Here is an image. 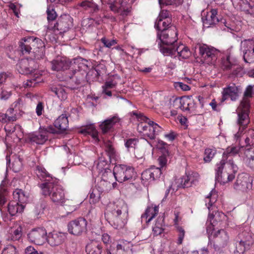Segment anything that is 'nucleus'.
Segmentation results:
<instances>
[{"mask_svg": "<svg viewBox=\"0 0 254 254\" xmlns=\"http://www.w3.org/2000/svg\"><path fill=\"white\" fill-rule=\"evenodd\" d=\"M100 176V180L101 181H110L112 183L113 176H114L113 172H112L111 169H106L103 171L99 172Z\"/></svg>", "mask_w": 254, "mask_h": 254, "instance_id": "50", "label": "nucleus"}, {"mask_svg": "<svg viewBox=\"0 0 254 254\" xmlns=\"http://www.w3.org/2000/svg\"><path fill=\"white\" fill-rule=\"evenodd\" d=\"M217 14L216 9H212L209 12H207L205 18H202L203 25L206 27H209L217 24L219 22Z\"/></svg>", "mask_w": 254, "mask_h": 254, "instance_id": "30", "label": "nucleus"}, {"mask_svg": "<svg viewBox=\"0 0 254 254\" xmlns=\"http://www.w3.org/2000/svg\"><path fill=\"white\" fill-rule=\"evenodd\" d=\"M11 106L14 108L16 113H17L24 109V102L22 99L19 98L11 105Z\"/></svg>", "mask_w": 254, "mask_h": 254, "instance_id": "56", "label": "nucleus"}, {"mask_svg": "<svg viewBox=\"0 0 254 254\" xmlns=\"http://www.w3.org/2000/svg\"><path fill=\"white\" fill-rule=\"evenodd\" d=\"M69 78L68 87L72 90L78 88L85 82L86 72L83 70H73L68 73Z\"/></svg>", "mask_w": 254, "mask_h": 254, "instance_id": "14", "label": "nucleus"}, {"mask_svg": "<svg viewBox=\"0 0 254 254\" xmlns=\"http://www.w3.org/2000/svg\"><path fill=\"white\" fill-rule=\"evenodd\" d=\"M253 86L249 85L244 92V97L241 101L237 112L238 114L237 124L239 126V130L234 135L236 140H238L242 135L243 130L247 127L250 123L249 116L250 109L249 98L252 97Z\"/></svg>", "mask_w": 254, "mask_h": 254, "instance_id": "2", "label": "nucleus"}, {"mask_svg": "<svg viewBox=\"0 0 254 254\" xmlns=\"http://www.w3.org/2000/svg\"><path fill=\"white\" fill-rule=\"evenodd\" d=\"M120 121L119 118L117 116H114L112 118H108L103 122L100 125V127L103 133H107L113 127V126Z\"/></svg>", "mask_w": 254, "mask_h": 254, "instance_id": "33", "label": "nucleus"}, {"mask_svg": "<svg viewBox=\"0 0 254 254\" xmlns=\"http://www.w3.org/2000/svg\"><path fill=\"white\" fill-rule=\"evenodd\" d=\"M25 254H44L42 252L37 251L33 247L28 246L25 249Z\"/></svg>", "mask_w": 254, "mask_h": 254, "instance_id": "64", "label": "nucleus"}, {"mask_svg": "<svg viewBox=\"0 0 254 254\" xmlns=\"http://www.w3.org/2000/svg\"><path fill=\"white\" fill-rule=\"evenodd\" d=\"M66 238V234L57 231H53L47 234L46 241L52 247H56L63 244Z\"/></svg>", "mask_w": 254, "mask_h": 254, "instance_id": "19", "label": "nucleus"}, {"mask_svg": "<svg viewBox=\"0 0 254 254\" xmlns=\"http://www.w3.org/2000/svg\"><path fill=\"white\" fill-rule=\"evenodd\" d=\"M47 20L49 24L53 22L57 17V15L55 9L51 6H48L47 9Z\"/></svg>", "mask_w": 254, "mask_h": 254, "instance_id": "55", "label": "nucleus"}, {"mask_svg": "<svg viewBox=\"0 0 254 254\" xmlns=\"http://www.w3.org/2000/svg\"><path fill=\"white\" fill-rule=\"evenodd\" d=\"M241 51L244 61L247 63L254 62V40H244L241 43Z\"/></svg>", "mask_w": 254, "mask_h": 254, "instance_id": "15", "label": "nucleus"}, {"mask_svg": "<svg viewBox=\"0 0 254 254\" xmlns=\"http://www.w3.org/2000/svg\"><path fill=\"white\" fill-rule=\"evenodd\" d=\"M116 183H112L110 181L98 180L95 187L102 193L107 192L114 187Z\"/></svg>", "mask_w": 254, "mask_h": 254, "instance_id": "40", "label": "nucleus"}, {"mask_svg": "<svg viewBox=\"0 0 254 254\" xmlns=\"http://www.w3.org/2000/svg\"><path fill=\"white\" fill-rule=\"evenodd\" d=\"M234 6L250 15L254 21V6L251 0H231Z\"/></svg>", "mask_w": 254, "mask_h": 254, "instance_id": "21", "label": "nucleus"}, {"mask_svg": "<svg viewBox=\"0 0 254 254\" xmlns=\"http://www.w3.org/2000/svg\"><path fill=\"white\" fill-rule=\"evenodd\" d=\"M131 1L132 0H115L113 2V6L115 10L112 11L120 15H126L129 11L130 3Z\"/></svg>", "mask_w": 254, "mask_h": 254, "instance_id": "26", "label": "nucleus"}, {"mask_svg": "<svg viewBox=\"0 0 254 254\" xmlns=\"http://www.w3.org/2000/svg\"><path fill=\"white\" fill-rule=\"evenodd\" d=\"M109 161L105 159L102 155L99 158V161L97 164V168L99 170V172L103 171L107 169H110L108 168Z\"/></svg>", "mask_w": 254, "mask_h": 254, "instance_id": "51", "label": "nucleus"}, {"mask_svg": "<svg viewBox=\"0 0 254 254\" xmlns=\"http://www.w3.org/2000/svg\"><path fill=\"white\" fill-rule=\"evenodd\" d=\"M254 239L251 233L248 230L241 232L238 237L236 249L240 254H243L245 251L249 250L254 243Z\"/></svg>", "mask_w": 254, "mask_h": 254, "instance_id": "11", "label": "nucleus"}, {"mask_svg": "<svg viewBox=\"0 0 254 254\" xmlns=\"http://www.w3.org/2000/svg\"><path fill=\"white\" fill-rule=\"evenodd\" d=\"M159 49L160 52L165 56H171L173 58L178 57L180 60L186 59L191 55V52L189 48L185 45H174L173 46L162 47L160 44Z\"/></svg>", "mask_w": 254, "mask_h": 254, "instance_id": "7", "label": "nucleus"}, {"mask_svg": "<svg viewBox=\"0 0 254 254\" xmlns=\"http://www.w3.org/2000/svg\"><path fill=\"white\" fill-rule=\"evenodd\" d=\"M162 173L160 168L151 167L142 173L141 179L145 182H151L160 178Z\"/></svg>", "mask_w": 254, "mask_h": 254, "instance_id": "24", "label": "nucleus"}, {"mask_svg": "<svg viewBox=\"0 0 254 254\" xmlns=\"http://www.w3.org/2000/svg\"><path fill=\"white\" fill-rule=\"evenodd\" d=\"M215 242L220 247H224L229 242V237L228 233L224 229L218 230L214 235Z\"/></svg>", "mask_w": 254, "mask_h": 254, "instance_id": "32", "label": "nucleus"}, {"mask_svg": "<svg viewBox=\"0 0 254 254\" xmlns=\"http://www.w3.org/2000/svg\"><path fill=\"white\" fill-rule=\"evenodd\" d=\"M69 65V62L64 57H58L51 62L52 69L55 71L67 69Z\"/></svg>", "mask_w": 254, "mask_h": 254, "instance_id": "29", "label": "nucleus"}, {"mask_svg": "<svg viewBox=\"0 0 254 254\" xmlns=\"http://www.w3.org/2000/svg\"><path fill=\"white\" fill-rule=\"evenodd\" d=\"M163 220L161 218L158 219L156 221L155 226L153 227V233L154 235L157 236L161 234L163 231V229L162 228Z\"/></svg>", "mask_w": 254, "mask_h": 254, "instance_id": "53", "label": "nucleus"}, {"mask_svg": "<svg viewBox=\"0 0 254 254\" xmlns=\"http://www.w3.org/2000/svg\"><path fill=\"white\" fill-rule=\"evenodd\" d=\"M245 143L247 146H252L254 144V130L249 129L247 132L245 139Z\"/></svg>", "mask_w": 254, "mask_h": 254, "instance_id": "54", "label": "nucleus"}, {"mask_svg": "<svg viewBox=\"0 0 254 254\" xmlns=\"http://www.w3.org/2000/svg\"><path fill=\"white\" fill-rule=\"evenodd\" d=\"M230 49H228L226 52L227 55L226 58H223L221 62L222 68L226 71H233L232 74L236 75L238 72L240 71V67L237 65V61L235 59L231 56Z\"/></svg>", "mask_w": 254, "mask_h": 254, "instance_id": "18", "label": "nucleus"}, {"mask_svg": "<svg viewBox=\"0 0 254 254\" xmlns=\"http://www.w3.org/2000/svg\"><path fill=\"white\" fill-rule=\"evenodd\" d=\"M216 153L215 148H207L205 149L203 160L205 162H209L211 161Z\"/></svg>", "mask_w": 254, "mask_h": 254, "instance_id": "52", "label": "nucleus"}, {"mask_svg": "<svg viewBox=\"0 0 254 254\" xmlns=\"http://www.w3.org/2000/svg\"><path fill=\"white\" fill-rule=\"evenodd\" d=\"M130 114L132 117L134 116L139 122L137 130L146 140L147 139H154L156 136L162 131V128L160 126L150 120L140 112L133 111L130 113Z\"/></svg>", "mask_w": 254, "mask_h": 254, "instance_id": "3", "label": "nucleus"}, {"mask_svg": "<svg viewBox=\"0 0 254 254\" xmlns=\"http://www.w3.org/2000/svg\"><path fill=\"white\" fill-rule=\"evenodd\" d=\"M252 181L247 175H239L234 185V188L237 190L247 191L252 188Z\"/></svg>", "mask_w": 254, "mask_h": 254, "instance_id": "23", "label": "nucleus"}, {"mask_svg": "<svg viewBox=\"0 0 254 254\" xmlns=\"http://www.w3.org/2000/svg\"><path fill=\"white\" fill-rule=\"evenodd\" d=\"M48 131L44 128H40L39 131L29 135L28 138L31 142L37 144H43L48 139Z\"/></svg>", "mask_w": 254, "mask_h": 254, "instance_id": "27", "label": "nucleus"}, {"mask_svg": "<svg viewBox=\"0 0 254 254\" xmlns=\"http://www.w3.org/2000/svg\"><path fill=\"white\" fill-rule=\"evenodd\" d=\"M54 126L61 131L65 130L68 127V121L65 115L62 114L54 122Z\"/></svg>", "mask_w": 254, "mask_h": 254, "instance_id": "37", "label": "nucleus"}, {"mask_svg": "<svg viewBox=\"0 0 254 254\" xmlns=\"http://www.w3.org/2000/svg\"><path fill=\"white\" fill-rule=\"evenodd\" d=\"M112 216L109 221L110 225L116 229L123 228L127 223L128 217V208L123 200H118L108 206Z\"/></svg>", "mask_w": 254, "mask_h": 254, "instance_id": "4", "label": "nucleus"}, {"mask_svg": "<svg viewBox=\"0 0 254 254\" xmlns=\"http://www.w3.org/2000/svg\"><path fill=\"white\" fill-rule=\"evenodd\" d=\"M101 41L104 44V46L109 48H111L113 46L115 45L117 43L116 40H109L105 37H103L101 39Z\"/></svg>", "mask_w": 254, "mask_h": 254, "instance_id": "61", "label": "nucleus"}, {"mask_svg": "<svg viewBox=\"0 0 254 254\" xmlns=\"http://www.w3.org/2000/svg\"><path fill=\"white\" fill-rule=\"evenodd\" d=\"M103 141L105 144V151L108 155L110 161L112 162V160L116 161L118 160L119 155L113 147L112 142L110 140L106 139H103Z\"/></svg>", "mask_w": 254, "mask_h": 254, "instance_id": "31", "label": "nucleus"}, {"mask_svg": "<svg viewBox=\"0 0 254 254\" xmlns=\"http://www.w3.org/2000/svg\"><path fill=\"white\" fill-rule=\"evenodd\" d=\"M103 193L100 192L96 187L91 190L89 193V201L90 203L95 204L98 202Z\"/></svg>", "mask_w": 254, "mask_h": 254, "instance_id": "47", "label": "nucleus"}, {"mask_svg": "<svg viewBox=\"0 0 254 254\" xmlns=\"http://www.w3.org/2000/svg\"><path fill=\"white\" fill-rule=\"evenodd\" d=\"M34 63V61L32 60L29 61L28 59H22L16 64V68L20 74L34 73L33 78L28 79L23 83V86L25 88L34 86L37 83L39 82V81H37V78L39 76V74L37 73L38 71L36 70L37 66H35V68L31 67Z\"/></svg>", "mask_w": 254, "mask_h": 254, "instance_id": "6", "label": "nucleus"}, {"mask_svg": "<svg viewBox=\"0 0 254 254\" xmlns=\"http://www.w3.org/2000/svg\"><path fill=\"white\" fill-rule=\"evenodd\" d=\"M11 95V91L7 90L4 87L1 88L0 93V99L2 100H7Z\"/></svg>", "mask_w": 254, "mask_h": 254, "instance_id": "60", "label": "nucleus"}, {"mask_svg": "<svg viewBox=\"0 0 254 254\" xmlns=\"http://www.w3.org/2000/svg\"><path fill=\"white\" fill-rule=\"evenodd\" d=\"M240 149V146L234 145L228 146L226 149L222 160L216 165L215 180L217 182L224 184L234 179L237 167L234 164L233 160L229 158L238 154Z\"/></svg>", "mask_w": 254, "mask_h": 254, "instance_id": "1", "label": "nucleus"}, {"mask_svg": "<svg viewBox=\"0 0 254 254\" xmlns=\"http://www.w3.org/2000/svg\"><path fill=\"white\" fill-rule=\"evenodd\" d=\"M216 197L217 194H215V191L213 190H212L206 196V198L209 199V202H206V203L208 209H209L210 207L212 205L213 203L216 201Z\"/></svg>", "mask_w": 254, "mask_h": 254, "instance_id": "57", "label": "nucleus"}, {"mask_svg": "<svg viewBox=\"0 0 254 254\" xmlns=\"http://www.w3.org/2000/svg\"><path fill=\"white\" fill-rule=\"evenodd\" d=\"M78 5L83 9L87 10L93 16L92 19L96 21V23L100 24L101 22L103 21V17L100 15H97V13L99 11V6L94 2L92 0H83L79 3Z\"/></svg>", "mask_w": 254, "mask_h": 254, "instance_id": "17", "label": "nucleus"}, {"mask_svg": "<svg viewBox=\"0 0 254 254\" xmlns=\"http://www.w3.org/2000/svg\"><path fill=\"white\" fill-rule=\"evenodd\" d=\"M13 198L15 200L10 201L8 205V211L11 216L21 213L24 209L22 203L27 200V196L21 189H16L13 192Z\"/></svg>", "mask_w": 254, "mask_h": 254, "instance_id": "8", "label": "nucleus"}, {"mask_svg": "<svg viewBox=\"0 0 254 254\" xmlns=\"http://www.w3.org/2000/svg\"><path fill=\"white\" fill-rule=\"evenodd\" d=\"M113 174L116 180L119 183L134 180L136 176L133 168L123 164L117 165L114 167Z\"/></svg>", "mask_w": 254, "mask_h": 254, "instance_id": "9", "label": "nucleus"}, {"mask_svg": "<svg viewBox=\"0 0 254 254\" xmlns=\"http://www.w3.org/2000/svg\"><path fill=\"white\" fill-rule=\"evenodd\" d=\"M7 157H8L6 156V158H7ZM13 159H12L11 166L10 164V160H8V159H7V165L9 168H11L13 172H18L21 170L22 168V159L16 155L13 156Z\"/></svg>", "mask_w": 254, "mask_h": 254, "instance_id": "39", "label": "nucleus"}, {"mask_svg": "<svg viewBox=\"0 0 254 254\" xmlns=\"http://www.w3.org/2000/svg\"><path fill=\"white\" fill-rule=\"evenodd\" d=\"M243 160L248 167L254 170V149H247L244 153Z\"/></svg>", "mask_w": 254, "mask_h": 254, "instance_id": "41", "label": "nucleus"}, {"mask_svg": "<svg viewBox=\"0 0 254 254\" xmlns=\"http://www.w3.org/2000/svg\"><path fill=\"white\" fill-rule=\"evenodd\" d=\"M17 117L13 115L11 116L7 117V115L0 113V122L5 123L7 122H13L16 121Z\"/></svg>", "mask_w": 254, "mask_h": 254, "instance_id": "58", "label": "nucleus"}, {"mask_svg": "<svg viewBox=\"0 0 254 254\" xmlns=\"http://www.w3.org/2000/svg\"><path fill=\"white\" fill-rule=\"evenodd\" d=\"M199 54L201 55V61L203 63L211 64L216 60V56L219 51L210 46L204 44L199 47Z\"/></svg>", "mask_w": 254, "mask_h": 254, "instance_id": "12", "label": "nucleus"}, {"mask_svg": "<svg viewBox=\"0 0 254 254\" xmlns=\"http://www.w3.org/2000/svg\"><path fill=\"white\" fill-rule=\"evenodd\" d=\"M22 227L18 225L13 230H11V232L9 233L8 238L13 241H20L22 235Z\"/></svg>", "mask_w": 254, "mask_h": 254, "instance_id": "45", "label": "nucleus"}, {"mask_svg": "<svg viewBox=\"0 0 254 254\" xmlns=\"http://www.w3.org/2000/svg\"><path fill=\"white\" fill-rule=\"evenodd\" d=\"M130 244L129 242L120 240L117 242L116 249L108 252V254H125L130 250Z\"/></svg>", "mask_w": 254, "mask_h": 254, "instance_id": "28", "label": "nucleus"}, {"mask_svg": "<svg viewBox=\"0 0 254 254\" xmlns=\"http://www.w3.org/2000/svg\"><path fill=\"white\" fill-rule=\"evenodd\" d=\"M240 88L235 84H231L223 89L221 102H223L228 98L233 101L237 100L239 96Z\"/></svg>", "mask_w": 254, "mask_h": 254, "instance_id": "22", "label": "nucleus"}, {"mask_svg": "<svg viewBox=\"0 0 254 254\" xmlns=\"http://www.w3.org/2000/svg\"><path fill=\"white\" fill-rule=\"evenodd\" d=\"M24 42H20V47L23 54H29L32 49L31 42H28V38L22 39Z\"/></svg>", "mask_w": 254, "mask_h": 254, "instance_id": "49", "label": "nucleus"}, {"mask_svg": "<svg viewBox=\"0 0 254 254\" xmlns=\"http://www.w3.org/2000/svg\"><path fill=\"white\" fill-rule=\"evenodd\" d=\"M47 232L44 228H33L27 234L28 240L37 245H42L46 242Z\"/></svg>", "mask_w": 254, "mask_h": 254, "instance_id": "13", "label": "nucleus"}, {"mask_svg": "<svg viewBox=\"0 0 254 254\" xmlns=\"http://www.w3.org/2000/svg\"><path fill=\"white\" fill-rule=\"evenodd\" d=\"M28 42H31L32 47H34L35 44H37L36 48L38 50V51L41 53L40 55H35V59L38 60L42 59L44 57L43 54L44 45L42 40L39 38L30 37H28Z\"/></svg>", "mask_w": 254, "mask_h": 254, "instance_id": "36", "label": "nucleus"}, {"mask_svg": "<svg viewBox=\"0 0 254 254\" xmlns=\"http://www.w3.org/2000/svg\"><path fill=\"white\" fill-rule=\"evenodd\" d=\"M138 142V140L136 138L128 139L125 142V146L128 150L131 148H135Z\"/></svg>", "mask_w": 254, "mask_h": 254, "instance_id": "59", "label": "nucleus"}, {"mask_svg": "<svg viewBox=\"0 0 254 254\" xmlns=\"http://www.w3.org/2000/svg\"><path fill=\"white\" fill-rule=\"evenodd\" d=\"M176 101H179V108L183 111L189 112L192 115L197 114V106L191 97L184 96L180 98H176Z\"/></svg>", "mask_w": 254, "mask_h": 254, "instance_id": "20", "label": "nucleus"}, {"mask_svg": "<svg viewBox=\"0 0 254 254\" xmlns=\"http://www.w3.org/2000/svg\"><path fill=\"white\" fill-rule=\"evenodd\" d=\"M72 18L69 15H63L54 24L53 28L54 30H57L60 32H64L72 25Z\"/></svg>", "mask_w": 254, "mask_h": 254, "instance_id": "25", "label": "nucleus"}, {"mask_svg": "<svg viewBox=\"0 0 254 254\" xmlns=\"http://www.w3.org/2000/svg\"><path fill=\"white\" fill-rule=\"evenodd\" d=\"M80 132L85 135H90L95 143L99 141L98 132L93 125L87 126L80 129Z\"/></svg>", "mask_w": 254, "mask_h": 254, "instance_id": "35", "label": "nucleus"}, {"mask_svg": "<svg viewBox=\"0 0 254 254\" xmlns=\"http://www.w3.org/2000/svg\"><path fill=\"white\" fill-rule=\"evenodd\" d=\"M37 177L41 180H45L46 182H52L56 178H53L46 170L40 165L37 166L35 170Z\"/></svg>", "mask_w": 254, "mask_h": 254, "instance_id": "34", "label": "nucleus"}, {"mask_svg": "<svg viewBox=\"0 0 254 254\" xmlns=\"http://www.w3.org/2000/svg\"><path fill=\"white\" fill-rule=\"evenodd\" d=\"M1 254H17L16 249L12 245H8L4 248Z\"/></svg>", "mask_w": 254, "mask_h": 254, "instance_id": "63", "label": "nucleus"}, {"mask_svg": "<svg viewBox=\"0 0 254 254\" xmlns=\"http://www.w3.org/2000/svg\"><path fill=\"white\" fill-rule=\"evenodd\" d=\"M188 177L186 174L182 178L177 180L172 184V187H174L173 191L178 190L180 188L189 187L191 186L190 181H189Z\"/></svg>", "mask_w": 254, "mask_h": 254, "instance_id": "42", "label": "nucleus"}, {"mask_svg": "<svg viewBox=\"0 0 254 254\" xmlns=\"http://www.w3.org/2000/svg\"><path fill=\"white\" fill-rule=\"evenodd\" d=\"M42 193L49 196L51 200L57 205H62L65 201L64 191L63 187L58 184V181L54 179L52 182H45L41 184Z\"/></svg>", "mask_w": 254, "mask_h": 254, "instance_id": "5", "label": "nucleus"}, {"mask_svg": "<svg viewBox=\"0 0 254 254\" xmlns=\"http://www.w3.org/2000/svg\"><path fill=\"white\" fill-rule=\"evenodd\" d=\"M52 91L55 93L61 101L66 100L67 97V94L65 89L62 86H59L53 88Z\"/></svg>", "mask_w": 254, "mask_h": 254, "instance_id": "48", "label": "nucleus"}, {"mask_svg": "<svg viewBox=\"0 0 254 254\" xmlns=\"http://www.w3.org/2000/svg\"><path fill=\"white\" fill-rule=\"evenodd\" d=\"M158 212V207H148L145 213L141 216L142 221H145L146 223H149Z\"/></svg>", "mask_w": 254, "mask_h": 254, "instance_id": "38", "label": "nucleus"}, {"mask_svg": "<svg viewBox=\"0 0 254 254\" xmlns=\"http://www.w3.org/2000/svg\"><path fill=\"white\" fill-rule=\"evenodd\" d=\"M178 33L175 27H171L167 30H162L158 32L157 34V42L158 45L160 44L162 47L173 46L174 43L177 41ZM159 48V45H158Z\"/></svg>", "mask_w": 254, "mask_h": 254, "instance_id": "10", "label": "nucleus"}, {"mask_svg": "<svg viewBox=\"0 0 254 254\" xmlns=\"http://www.w3.org/2000/svg\"><path fill=\"white\" fill-rule=\"evenodd\" d=\"M87 222L83 218H78L70 221L68 225V231L71 234L80 235L87 230Z\"/></svg>", "mask_w": 254, "mask_h": 254, "instance_id": "16", "label": "nucleus"}, {"mask_svg": "<svg viewBox=\"0 0 254 254\" xmlns=\"http://www.w3.org/2000/svg\"><path fill=\"white\" fill-rule=\"evenodd\" d=\"M7 181L5 180L1 182L0 185V210H1V207L6 201V196L7 194Z\"/></svg>", "mask_w": 254, "mask_h": 254, "instance_id": "44", "label": "nucleus"}, {"mask_svg": "<svg viewBox=\"0 0 254 254\" xmlns=\"http://www.w3.org/2000/svg\"><path fill=\"white\" fill-rule=\"evenodd\" d=\"M102 250V246L95 241L88 243L86 247L87 254H101Z\"/></svg>", "mask_w": 254, "mask_h": 254, "instance_id": "43", "label": "nucleus"}, {"mask_svg": "<svg viewBox=\"0 0 254 254\" xmlns=\"http://www.w3.org/2000/svg\"><path fill=\"white\" fill-rule=\"evenodd\" d=\"M188 177L189 181H190V184H194L196 182L198 181L199 175L198 173L196 172H191L186 174Z\"/></svg>", "mask_w": 254, "mask_h": 254, "instance_id": "62", "label": "nucleus"}, {"mask_svg": "<svg viewBox=\"0 0 254 254\" xmlns=\"http://www.w3.org/2000/svg\"><path fill=\"white\" fill-rule=\"evenodd\" d=\"M170 23V20L163 19V18H157L155 23L154 27L158 31L162 32V30H167L169 28L167 27Z\"/></svg>", "mask_w": 254, "mask_h": 254, "instance_id": "46", "label": "nucleus"}]
</instances>
